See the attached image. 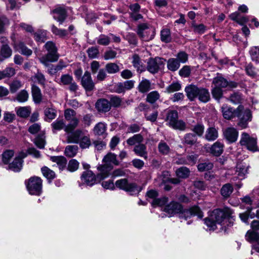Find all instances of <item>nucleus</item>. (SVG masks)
<instances>
[{"label":"nucleus","mask_w":259,"mask_h":259,"mask_svg":"<svg viewBox=\"0 0 259 259\" xmlns=\"http://www.w3.org/2000/svg\"><path fill=\"white\" fill-rule=\"evenodd\" d=\"M231 214L232 211L228 208L215 209L209 217L204 219V224L209 230H214L217 224L220 225L222 228L230 227L233 225Z\"/></svg>","instance_id":"obj_1"},{"label":"nucleus","mask_w":259,"mask_h":259,"mask_svg":"<svg viewBox=\"0 0 259 259\" xmlns=\"http://www.w3.org/2000/svg\"><path fill=\"white\" fill-rule=\"evenodd\" d=\"M103 162L104 164L100 165L98 167L99 172L98 174L97 177L100 179H104L109 176L111 168H109V166L119 164L116 155L111 152L108 153L104 156Z\"/></svg>","instance_id":"obj_2"},{"label":"nucleus","mask_w":259,"mask_h":259,"mask_svg":"<svg viewBox=\"0 0 259 259\" xmlns=\"http://www.w3.org/2000/svg\"><path fill=\"white\" fill-rule=\"evenodd\" d=\"M45 48L48 51V53L40 58L39 61L45 66H48L49 62H56L58 60L59 54L57 53V48L53 41H48L45 45Z\"/></svg>","instance_id":"obj_3"},{"label":"nucleus","mask_w":259,"mask_h":259,"mask_svg":"<svg viewBox=\"0 0 259 259\" xmlns=\"http://www.w3.org/2000/svg\"><path fill=\"white\" fill-rule=\"evenodd\" d=\"M25 184L30 195H39L42 192V180L38 177H32L26 180Z\"/></svg>","instance_id":"obj_4"},{"label":"nucleus","mask_w":259,"mask_h":259,"mask_svg":"<svg viewBox=\"0 0 259 259\" xmlns=\"http://www.w3.org/2000/svg\"><path fill=\"white\" fill-rule=\"evenodd\" d=\"M137 34L142 40L148 41L153 39L155 34V29L147 23H142L138 26Z\"/></svg>","instance_id":"obj_5"},{"label":"nucleus","mask_w":259,"mask_h":259,"mask_svg":"<svg viewBox=\"0 0 259 259\" xmlns=\"http://www.w3.org/2000/svg\"><path fill=\"white\" fill-rule=\"evenodd\" d=\"M115 186L119 189L123 190L131 195L139 193L140 189L134 183H128L126 179H121L116 181Z\"/></svg>","instance_id":"obj_6"},{"label":"nucleus","mask_w":259,"mask_h":259,"mask_svg":"<svg viewBox=\"0 0 259 259\" xmlns=\"http://www.w3.org/2000/svg\"><path fill=\"white\" fill-rule=\"evenodd\" d=\"M240 145L244 146L248 150L251 151H256L257 150V138L251 137L247 133L243 132L241 135Z\"/></svg>","instance_id":"obj_7"},{"label":"nucleus","mask_w":259,"mask_h":259,"mask_svg":"<svg viewBox=\"0 0 259 259\" xmlns=\"http://www.w3.org/2000/svg\"><path fill=\"white\" fill-rule=\"evenodd\" d=\"M236 117L239 118L238 125L244 129L248 127V122L251 121L252 114L249 109H245L242 105L241 110L237 113Z\"/></svg>","instance_id":"obj_8"},{"label":"nucleus","mask_w":259,"mask_h":259,"mask_svg":"<svg viewBox=\"0 0 259 259\" xmlns=\"http://www.w3.org/2000/svg\"><path fill=\"white\" fill-rule=\"evenodd\" d=\"M165 60L162 58H150L147 65V69L150 73L155 74L162 69L165 65Z\"/></svg>","instance_id":"obj_9"},{"label":"nucleus","mask_w":259,"mask_h":259,"mask_svg":"<svg viewBox=\"0 0 259 259\" xmlns=\"http://www.w3.org/2000/svg\"><path fill=\"white\" fill-rule=\"evenodd\" d=\"M97 179L101 180L98 178L97 176L95 175L90 170H87L82 172L80 177L81 183L79 184V186L81 187L84 185L89 186H92L96 183Z\"/></svg>","instance_id":"obj_10"},{"label":"nucleus","mask_w":259,"mask_h":259,"mask_svg":"<svg viewBox=\"0 0 259 259\" xmlns=\"http://www.w3.org/2000/svg\"><path fill=\"white\" fill-rule=\"evenodd\" d=\"M197 215L200 219H201L203 215L200 208L197 206H193L189 209L183 210L179 213V218L181 219L187 220L188 219L190 218L192 216Z\"/></svg>","instance_id":"obj_11"},{"label":"nucleus","mask_w":259,"mask_h":259,"mask_svg":"<svg viewBox=\"0 0 259 259\" xmlns=\"http://www.w3.org/2000/svg\"><path fill=\"white\" fill-rule=\"evenodd\" d=\"M241 108L242 105H239L236 109H234L227 105H223L221 110L224 118L230 120L237 116V113L241 110Z\"/></svg>","instance_id":"obj_12"},{"label":"nucleus","mask_w":259,"mask_h":259,"mask_svg":"<svg viewBox=\"0 0 259 259\" xmlns=\"http://www.w3.org/2000/svg\"><path fill=\"white\" fill-rule=\"evenodd\" d=\"M66 140L68 143L77 144L83 134V132L80 129L73 131L70 133H66Z\"/></svg>","instance_id":"obj_13"},{"label":"nucleus","mask_w":259,"mask_h":259,"mask_svg":"<svg viewBox=\"0 0 259 259\" xmlns=\"http://www.w3.org/2000/svg\"><path fill=\"white\" fill-rule=\"evenodd\" d=\"M182 206L180 203L172 201L166 205L164 208V211L166 212L169 217L174 215L176 213H179L182 210Z\"/></svg>","instance_id":"obj_14"},{"label":"nucleus","mask_w":259,"mask_h":259,"mask_svg":"<svg viewBox=\"0 0 259 259\" xmlns=\"http://www.w3.org/2000/svg\"><path fill=\"white\" fill-rule=\"evenodd\" d=\"M26 156V153H21L19 157H16L14 161L9 164V169L15 172L19 171L22 167V158Z\"/></svg>","instance_id":"obj_15"},{"label":"nucleus","mask_w":259,"mask_h":259,"mask_svg":"<svg viewBox=\"0 0 259 259\" xmlns=\"http://www.w3.org/2000/svg\"><path fill=\"white\" fill-rule=\"evenodd\" d=\"M212 82L215 87L221 89L227 87L233 88L237 86L236 83L234 82H229L225 78L221 76H217L214 78Z\"/></svg>","instance_id":"obj_16"},{"label":"nucleus","mask_w":259,"mask_h":259,"mask_svg":"<svg viewBox=\"0 0 259 259\" xmlns=\"http://www.w3.org/2000/svg\"><path fill=\"white\" fill-rule=\"evenodd\" d=\"M224 135L228 141L230 143H234L238 139V132L235 128L229 127L224 131Z\"/></svg>","instance_id":"obj_17"},{"label":"nucleus","mask_w":259,"mask_h":259,"mask_svg":"<svg viewBox=\"0 0 259 259\" xmlns=\"http://www.w3.org/2000/svg\"><path fill=\"white\" fill-rule=\"evenodd\" d=\"M81 84L83 88L87 91H92L94 88L93 82L90 73L88 71L85 72L81 79Z\"/></svg>","instance_id":"obj_18"},{"label":"nucleus","mask_w":259,"mask_h":259,"mask_svg":"<svg viewBox=\"0 0 259 259\" xmlns=\"http://www.w3.org/2000/svg\"><path fill=\"white\" fill-rule=\"evenodd\" d=\"M200 88L193 84L186 87L185 91L188 99L191 101H194L197 98V94L199 93Z\"/></svg>","instance_id":"obj_19"},{"label":"nucleus","mask_w":259,"mask_h":259,"mask_svg":"<svg viewBox=\"0 0 259 259\" xmlns=\"http://www.w3.org/2000/svg\"><path fill=\"white\" fill-rule=\"evenodd\" d=\"M53 16L54 19L62 23L66 17V11L61 7H58L52 11Z\"/></svg>","instance_id":"obj_20"},{"label":"nucleus","mask_w":259,"mask_h":259,"mask_svg":"<svg viewBox=\"0 0 259 259\" xmlns=\"http://www.w3.org/2000/svg\"><path fill=\"white\" fill-rule=\"evenodd\" d=\"M96 108L99 112H107L111 109L110 102L105 99H100L95 104Z\"/></svg>","instance_id":"obj_21"},{"label":"nucleus","mask_w":259,"mask_h":259,"mask_svg":"<svg viewBox=\"0 0 259 259\" xmlns=\"http://www.w3.org/2000/svg\"><path fill=\"white\" fill-rule=\"evenodd\" d=\"M247 166L243 164H238L236 166V175L237 177L234 176L232 178V180L236 181L237 179L242 180L245 178V175L247 173Z\"/></svg>","instance_id":"obj_22"},{"label":"nucleus","mask_w":259,"mask_h":259,"mask_svg":"<svg viewBox=\"0 0 259 259\" xmlns=\"http://www.w3.org/2000/svg\"><path fill=\"white\" fill-rule=\"evenodd\" d=\"M199 93L197 94V98L202 103H207L210 100V97L208 90L203 88H200Z\"/></svg>","instance_id":"obj_23"},{"label":"nucleus","mask_w":259,"mask_h":259,"mask_svg":"<svg viewBox=\"0 0 259 259\" xmlns=\"http://www.w3.org/2000/svg\"><path fill=\"white\" fill-rule=\"evenodd\" d=\"M133 151L135 154L141 157H143L145 159L148 158V154L146 150V146L143 144H140L136 145Z\"/></svg>","instance_id":"obj_24"},{"label":"nucleus","mask_w":259,"mask_h":259,"mask_svg":"<svg viewBox=\"0 0 259 259\" xmlns=\"http://www.w3.org/2000/svg\"><path fill=\"white\" fill-rule=\"evenodd\" d=\"M50 159L57 163L60 170H63L66 167L67 160L65 157L62 156H51Z\"/></svg>","instance_id":"obj_25"},{"label":"nucleus","mask_w":259,"mask_h":259,"mask_svg":"<svg viewBox=\"0 0 259 259\" xmlns=\"http://www.w3.org/2000/svg\"><path fill=\"white\" fill-rule=\"evenodd\" d=\"M233 190L232 185L230 183H227L223 185L220 190V193L224 198L227 199L230 196Z\"/></svg>","instance_id":"obj_26"},{"label":"nucleus","mask_w":259,"mask_h":259,"mask_svg":"<svg viewBox=\"0 0 259 259\" xmlns=\"http://www.w3.org/2000/svg\"><path fill=\"white\" fill-rule=\"evenodd\" d=\"M218 137V132L215 128L210 127L206 130L205 134V138L206 140L208 141H213L216 140Z\"/></svg>","instance_id":"obj_27"},{"label":"nucleus","mask_w":259,"mask_h":259,"mask_svg":"<svg viewBox=\"0 0 259 259\" xmlns=\"http://www.w3.org/2000/svg\"><path fill=\"white\" fill-rule=\"evenodd\" d=\"M224 144L220 141L215 142L211 146V154L214 156H220L223 152Z\"/></svg>","instance_id":"obj_28"},{"label":"nucleus","mask_w":259,"mask_h":259,"mask_svg":"<svg viewBox=\"0 0 259 259\" xmlns=\"http://www.w3.org/2000/svg\"><path fill=\"white\" fill-rule=\"evenodd\" d=\"M151 89H152L151 88V83L147 79H142L139 84L138 90L139 91L142 93H147Z\"/></svg>","instance_id":"obj_29"},{"label":"nucleus","mask_w":259,"mask_h":259,"mask_svg":"<svg viewBox=\"0 0 259 259\" xmlns=\"http://www.w3.org/2000/svg\"><path fill=\"white\" fill-rule=\"evenodd\" d=\"M15 48L17 51L25 56H30L32 53V51L28 49L22 42H19L17 44H15Z\"/></svg>","instance_id":"obj_30"},{"label":"nucleus","mask_w":259,"mask_h":259,"mask_svg":"<svg viewBox=\"0 0 259 259\" xmlns=\"http://www.w3.org/2000/svg\"><path fill=\"white\" fill-rule=\"evenodd\" d=\"M51 127L53 133L63 129L65 131L66 127L65 123L62 119H57L51 124Z\"/></svg>","instance_id":"obj_31"},{"label":"nucleus","mask_w":259,"mask_h":259,"mask_svg":"<svg viewBox=\"0 0 259 259\" xmlns=\"http://www.w3.org/2000/svg\"><path fill=\"white\" fill-rule=\"evenodd\" d=\"M158 152L162 155H168L171 152L169 146L164 141H160L158 145Z\"/></svg>","instance_id":"obj_32"},{"label":"nucleus","mask_w":259,"mask_h":259,"mask_svg":"<svg viewBox=\"0 0 259 259\" xmlns=\"http://www.w3.org/2000/svg\"><path fill=\"white\" fill-rule=\"evenodd\" d=\"M46 121L50 122L57 116V111L52 107H47L44 110Z\"/></svg>","instance_id":"obj_33"},{"label":"nucleus","mask_w":259,"mask_h":259,"mask_svg":"<svg viewBox=\"0 0 259 259\" xmlns=\"http://www.w3.org/2000/svg\"><path fill=\"white\" fill-rule=\"evenodd\" d=\"M32 96L34 102L36 103H39L42 99V95L40 90L38 87L35 85H32Z\"/></svg>","instance_id":"obj_34"},{"label":"nucleus","mask_w":259,"mask_h":259,"mask_svg":"<svg viewBox=\"0 0 259 259\" xmlns=\"http://www.w3.org/2000/svg\"><path fill=\"white\" fill-rule=\"evenodd\" d=\"M180 67V63L176 58H170L167 62V67L171 71H177Z\"/></svg>","instance_id":"obj_35"},{"label":"nucleus","mask_w":259,"mask_h":259,"mask_svg":"<svg viewBox=\"0 0 259 259\" xmlns=\"http://www.w3.org/2000/svg\"><path fill=\"white\" fill-rule=\"evenodd\" d=\"M171 36L170 29L163 28L160 31V39L162 42L168 43L171 40Z\"/></svg>","instance_id":"obj_36"},{"label":"nucleus","mask_w":259,"mask_h":259,"mask_svg":"<svg viewBox=\"0 0 259 259\" xmlns=\"http://www.w3.org/2000/svg\"><path fill=\"white\" fill-rule=\"evenodd\" d=\"M12 51L7 45H3L0 52V61L9 58L12 55Z\"/></svg>","instance_id":"obj_37"},{"label":"nucleus","mask_w":259,"mask_h":259,"mask_svg":"<svg viewBox=\"0 0 259 259\" xmlns=\"http://www.w3.org/2000/svg\"><path fill=\"white\" fill-rule=\"evenodd\" d=\"M47 32L44 30H38L33 34L35 40L38 42H44L47 38Z\"/></svg>","instance_id":"obj_38"},{"label":"nucleus","mask_w":259,"mask_h":259,"mask_svg":"<svg viewBox=\"0 0 259 259\" xmlns=\"http://www.w3.org/2000/svg\"><path fill=\"white\" fill-rule=\"evenodd\" d=\"M251 210L252 207L248 206L247 207V210L246 212L240 213L239 217L242 222H243L245 223L248 224L247 221L248 218L252 219L255 217V213H252Z\"/></svg>","instance_id":"obj_39"},{"label":"nucleus","mask_w":259,"mask_h":259,"mask_svg":"<svg viewBox=\"0 0 259 259\" xmlns=\"http://www.w3.org/2000/svg\"><path fill=\"white\" fill-rule=\"evenodd\" d=\"M78 150V147L76 145H68L66 147L65 149V154L69 157L75 156Z\"/></svg>","instance_id":"obj_40"},{"label":"nucleus","mask_w":259,"mask_h":259,"mask_svg":"<svg viewBox=\"0 0 259 259\" xmlns=\"http://www.w3.org/2000/svg\"><path fill=\"white\" fill-rule=\"evenodd\" d=\"M178 118V113L176 110H168L167 113L166 121H167L168 125L176 121Z\"/></svg>","instance_id":"obj_41"},{"label":"nucleus","mask_w":259,"mask_h":259,"mask_svg":"<svg viewBox=\"0 0 259 259\" xmlns=\"http://www.w3.org/2000/svg\"><path fill=\"white\" fill-rule=\"evenodd\" d=\"M143 139L144 138L141 134H136L128 138L126 141V143L128 145L133 146L137 144H141L143 142Z\"/></svg>","instance_id":"obj_42"},{"label":"nucleus","mask_w":259,"mask_h":259,"mask_svg":"<svg viewBox=\"0 0 259 259\" xmlns=\"http://www.w3.org/2000/svg\"><path fill=\"white\" fill-rule=\"evenodd\" d=\"M18 116L26 118L29 116L31 113V108L29 106L20 107L16 108Z\"/></svg>","instance_id":"obj_43"},{"label":"nucleus","mask_w":259,"mask_h":259,"mask_svg":"<svg viewBox=\"0 0 259 259\" xmlns=\"http://www.w3.org/2000/svg\"><path fill=\"white\" fill-rule=\"evenodd\" d=\"M197 137L195 135L192 133H188L185 135L184 137V143L189 145H194L197 142Z\"/></svg>","instance_id":"obj_44"},{"label":"nucleus","mask_w":259,"mask_h":259,"mask_svg":"<svg viewBox=\"0 0 259 259\" xmlns=\"http://www.w3.org/2000/svg\"><path fill=\"white\" fill-rule=\"evenodd\" d=\"M68 121L69 122V123L66 125L65 132L66 133H70L74 131L78 126L79 120L76 117H75L74 118H72L70 120Z\"/></svg>","instance_id":"obj_45"},{"label":"nucleus","mask_w":259,"mask_h":259,"mask_svg":"<svg viewBox=\"0 0 259 259\" xmlns=\"http://www.w3.org/2000/svg\"><path fill=\"white\" fill-rule=\"evenodd\" d=\"M15 74V70L12 67L6 68L3 71H0V80L5 78L11 77Z\"/></svg>","instance_id":"obj_46"},{"label":"nucleus","mask_w":259,"mask_h":259,"mask_svg":"<svg viewBox=\"0 0 259 259\" xmlns=\"http://www.w3.org/2000/svg\"><path fill=\"white\" fill-rule=\"evenodd\" d=\"M106 71L109 74H115L120 70L119 67L114 63H108L105 67Z\"/></svg>","instance_id":"obj_47"},{"label":"nucleus","mask_w":259,"mask_h":259,"mask_svg":"<svg viewBox=\"0 0 259 259\" xmlns=\"http://www.w3.org/2000/svg\"><path fill=\"white\" fill-rule=\"evenodd\" d=\"M79 144V146L82 149L88 148L91 145V142L90 137L85 136L84 134L80 139Z\"/></svg>","instance_id":"obj_48"},{"label":"nucleus","mask_w":259,"mask_h":259,"mask_svg":"<svg viewBox=\"0 0 259 259\" xmlns=\"http://www.w3.org/2000/svg\"><path fill=\"white\" fill-rule=\"evenodd\" d=\"M160 98V94L157 91H154L149 93L146 98V101L151 104L156 102Z\"/></svg>","instance_id":"obj_49"},{"label":"nucleus","mask_w":259,"mask_h":259,"mask_svg":"<svg viewBox=\"0 0 259 259\" xmlns=\"http://www.w3.org/2000/svg\"><path fill=\"white\" fill-rule=\"evenodd\" d=\"M41 172L44 177L48 180H52L56 177L55 172L47 166H44L41 168Z\"/></svg>","instance_id":"obj_50"},{"label":"nucleus","mask_w":259,"mask_h":259,"mask_svg":"<svg viewBox=\"0 0 259 259\" xmlns=\"http://www.w3.org/2000/svg\"><path fill=\"white\" fill-rule=\"evenodd\" d=\"M79 163L75 159H72L69 161L67 166V169L70 172H74L78 169Z\"/></svg>","instance_id":"obj_51"},{"label":"nucleus","mask_w":259,"mask_h":259,"mask_svg":"<svg viewBox=\"0 0 259 259\" xmlns=\"http://www.w3.org/2000/svg\"><path fill=\"white\" fill-rule=\"evenodd\" d=\"M29 98V94L28 92L23 90L21 91L17 95L16 100L19 102L23 103L26 102Z\"/></svg>","instance_id":"obj_52"},{"label":"nucleus","mask_w":259,"mask_h":259,"mask_svg":"<svg viewBox=\"0 0 259 259\" xmlns=\"http://www.w3.org/2000/svg\"><path fill=\"white\" fill-rule=\"evenodd\" d=\"M181 89V84L178 82H173L166 88V92L167 93H171L179 91Z\"/></svg>","instance_id":"obj_53"},{"label":"nucleus","mask_w":259,"mask_h":259,"mask_svg":"<svg viewBox=\"0 0 259 259\" xmlns=\"http://www.w3.org/2000/svg\"><path fill=\"white\" fill-rule=\"evenodd\" d=\"M94 133L98 135H102L106 131V124L103 122H99L94 127Z\"/></svg>","instance_id":"obj_54"},{"label":"nucleus","mask_w":259,"mask_h":259,"mask_svg":"<svg viewBox=\"0 0 259 259\" xmlns=\"http://www.w3.org/2000/svg\"><path fill=\"white\" fill-rule=\"evenodd\" d=\"M177 176L181 178H186L190 174L189 169L186 167H181L176 170Z\"/></svg>","instance_id":"obj_55"},{"label":"nucleus","mask_w":259,"mask_h":259,"mask_svg":"<svg viewBox=\"0 0 259 259\" xmlns=\"http://www.w3.org/2000/svg\"><path fill=\"white\" fill-rule=\"evenodd\" d=\"M35 145L40 149H43L46 145L45 137L43 134L38 135L34 140Z\"/></svg>","instance_id":"obj_56"},{"label":"nucleus","mask_w":259,"mask_h":259,"mask_svg":"<svg viewBox=\"0 0 259 259\" xmlns=\"http://www.w3.org/2000/svg\"><path fill=\"white\" fill-rule=\"evenodd\" d=\"M249 53L252 60L259 62V48L257 47H252L250 50Z\"/></svg>","instance_id":"obj_57"},{"label":"nucleus","mask_w":259,"mask_h":259,"mask_svg":"<svg viewBox=\"0 0 259 259\" xmlns=\"http://www.w3.org/2000/svg\"><path fill=\"white\" fill-rule=\"evenodd\" d=\"M132 63L135 68H137L138 71H142V63L140 57L135 55L133 57Z\"/></svg>","instance_id":"obj_58"},{"label":"nucleus","mask_w":259,"mask_h":259,"mask_svg":"<svg viewBox=\"0 0 259 259\" xmlns=\"http://www.w3.org/2000/svg\"><path fill=\"white\" fill-rule=\"evenodd\" d=\"M168 202V198L163 197L160 198L154 199L153 200L151 204L153 206H162L164 205Z\"/></svg>","instance_id":"obj_59"},{"label":"nucleus","mask_w":259,"mask_h":259,"mask_svg":"<svg viewBox=\"0 0 259 259\" xmlns=\"http://www.w3.org/2000/svg\"><path fill=\"white\" fill-rule=\"evenodd\" d=\"M110 38L104 34L100 35L97 39L98 44L103 46L108 45L110 43Z\"/></svg>","instance_id":"obj_60"},{"label":"nucleus","mask_w":259,"mask_h":259,"mask_svg":"<svg viewBox=\"0 0 259 259\" xmlns=\"http://www.w3.org/2000/svg\"><path fill=\"white\" fill-rule=\"evenodd\" d=\"M169 126L176 130H179L184 131L186 128V124L182 120H177L173 124H171Z\"/></svg>","instance_id":"obj_61"},{"label":"nucleus","mask_w":259,"mask_h":259,"mask_svg":"<svg viewBox=\"0 0 259 259\" xmlns=\"http://www.w3.org/2000/svg\"><path fill=\"white\" fill-rule=\"evenodd\" d=\"M259 234L255 231H248L246 234V238L247 241H252L257 239Z\"/></svg>","instance_id":"obj_62"},{"label":"nucleus","mask_w":259,"mask_h":259,"mask_svg":"<svg viewBox=\"0 0 259 259\" xmlns=\"http://www.w3.org/2000/svg\"><path fill=\"white\" fill-rule=\"evenodd\" d=\"M87 53L89 58L91 59L96 58L99 55V50L97 47H92L88 49Z\"/></svg>","instance_id":"obj_63"},{"label":"nucleus","mask_w":259,"mask_h":259,"mask_svg":"<svg viewBox=\"0 0 259 259\" xmlns=\"http://www.w3.org/2000/svg\"><path fill=\"white\" fill-rule=\"evenodd\" d=\"M211 93L213 97L217 100H219L223 95V91L221 88L215 86L212 90Z\"/></svg>","instance_id":"obj_64"}]
</instances>
